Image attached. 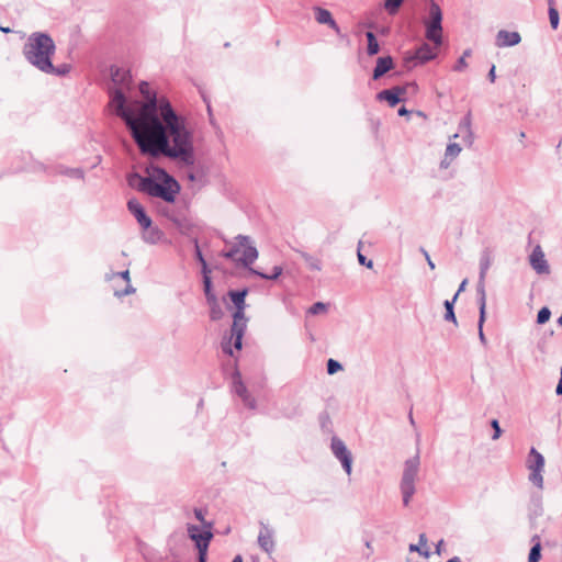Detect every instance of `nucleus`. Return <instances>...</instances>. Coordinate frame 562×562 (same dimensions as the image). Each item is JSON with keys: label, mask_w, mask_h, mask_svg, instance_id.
<instances>
[{"label": "nucleus", "mask_w": 562, "mask_h": 562, "mask_svg": "<svg viewBox=\"0 0 562 562\" xmlns=\"http://www.w3.org/2000/svg\"><path fill=\"white\" fill-rule=\"evenodd\" d=\"M139 92L144 101L127 105L119 89L112 95L110 106L124 120L140 153L151 157L162 155L186 166L194 165V135L187 120L173 110L167 98H158L148 82L139 83Z\"/></svg>", "instance_id": "1"}, {"label": "nucleus", "mask_w": 562, "mask_h": 562, "mask_svg": "<svg viewBox=\"0 0 562 562\" xmlns=\"http://www.w3.org/2000/svg\"><path fill=\"white\" fill-rule=\"evenodd\" d=\"M26 60L43 72H55L50 57L55 53V43L46 33H33L23 49Z\"/></svg>", "instance_id": "2"}, {"label": "nucleus", "mask_w": 562, "mask_h": 562, "mask_svg": "<svg viewBox=\"0 0 562 562\" xmlns=\"http://www.w3.org/2000/svg\"><path fill=\"white\" fill-rule=\"evenodd\" d=\"M165 180L162 183L156 180L145 177H139V183L137 189L142 192L147 193L150 196L160 198L166 202H175L176 195L180 190L178 182L171 178L166 171L161 170Z\"/></svg>", "instance_id": "3"}, {"label": "nucleus", "mask_w": 562, "mask_h": 562, "mask_svg": "<svg viewBox=\"0 0 562 562\" xmlns=\"http://www.w3.org/2000/svg\"><path fill=\"white\" fill-rule=\"evenodd\" d=\"M420 457L417 451L415 456L405 460L400 481L402 502L405 507L409 506L416 493V483L419 480Z\"/></svg>", "instance_id": "4"}, {"label": "nucleus", "mask_w": 562, "mask_h": 562, "mask_svg": "<svg viewBox=\"0 0 562 562\" xmlns=\"http://www.w3.org/2000/svg\"><path fill=\"white\" fill-rule=\"evenodd\" d=\"M258 250L248 236L238 235L231 248L222 251L221 256L232 259L244 267H250L258 258Z\"/></svg>", "instance_id": "5"}, {"label": "nucleus", "mask_w": 562, "mask_h": 562, "mask_svg": "<svg viewBox=\"0 0 562 562\" xmlns=\"http://www.w3.org/2000/svg\"><path fill=\"white\" fill-rule=\"evenodd\" d=\"M424 25L425 37L435 46H440L442 44V11L434 0L429 1Z\"/></svg>", "instance_id": "6"}, {"label": "nucleus", "mask_w": 562, "mask_h": 562, "mask_svg": "<svg viewBox=\"0 0 562 562\" xmlns=\"http://www.w3.org/2000/svg\"><path fill=\"white\" fill-rule=\"evenodd\" d=\"M544 457L536 449L531 448L527 458V469L529 470V481L539 490L543 488Z\"/></svg>", "instance_id": "7"}, {"label": "nucleus", "mask_w": 562, "mask_h": 562, "mask_svg": "<svg viewBox=\"0 0 562 562\" xmlns=\"http://www.w3.org/2000/svg\"><path fill=\"white\" fill-rule=\"evenodd\" d=\"M330 449L335 458L340 461L345 472L350 475L352 471V454L345 442L338 437H333Z\"/></svg>", "instance_id": "8"}, {"label": "nucleus", "mask_w": 562, "mask_h": 562, "mask_svg": "<svg viewBox=\"0 0 562 562\" xmlns=\"http://www.w3.org/2000/svg\"><path fill=\"white\" fill-rule=\"evenodd\" d=\"M211 529L212 524H207V528H205V530H201L195 525H188V535L190 539L195 542L199 553L206 554L209 543L213 537Z\"/></svg>", "instance_id": "9"}, {"label": "nucleus", "mask_w": 562, "mask_h": 562, "mask_svg": "<svg viewBox=\"0 0 562 562\" xmlns=\"http://www.w3.org/2000/svg\"><path fill=\"white\" fill-rule=\"evenodd\" d=\"M437 47L435 45L431 47L428 43H424L412 55H407L405 61L408 66L415 67L432 60L437 56Z\"/></svg>", "instance_id": "10"}, {"label": "nucleus", "mask_w": 562, "mask_h": 562, "mask_svg": "<svg viewBox=\"0 0 562 562\" xmlns=\"http://www.w3.org/2000/svg\"><path fill=\"white\" fill-rule=\"evenodd\" d=\"M111 79L113 83V88L110 89V97L114 94V92L119 89L123 91L125 94V90L130 88L131 85V74L128 70L120 67L111 68Z\"/></svg>", "instance_id": "11"}, {"label": "nucleus", "mask_w": 562, "mask_h": 562, "mask_svg": "<svg viewBox=\"0 0 562 562\" xmlns=\"http://www.w3.org/2000/svg\"><path fill=\"white\" fill-rule=\"evenodd\" d=\"M529 263L538 274H549L550 266L542 248L537 245L529 255Z\"/></svg>", "instance_id": "12"}, {"label": "nucleus", "mask_w": 562, "mask_h": 562, "mask_svg": "<svg viewBox=\"0 0 562 562\" xmlns=\"http://www.w3.org/2000/svg\"><path fill=\"white\" fill-rule=\"evenodd\" d=\"M233 390L235 394L241 398L246 407L249 409H255L257 407L256 400L248 393L238 372L233 376Z\"/></svg>", "instance_id": "13"}, {"label": "nucleus", "mask_w": 562, "mask_h": 562, "mask_svg": "<svg viewBox=\"0 0 562 562\" xmlns=\"http://www.w3.org/2000/svg\"><path fill=\"white\" fill-rule=\"evenodd\" d=\"M127 209L134 215L142 228H148L153 224L150 217L146 214L144 207L137 200L131 199L127 202Z\"/></svg>", "instance_id": "14"}, {"label": "nucleus", "mask_w": 562, "mask_h": 562, "mask_svg": "<svg viewBox=\"0 0 562 562\" xmlns=\"http://www.w3.org/2000/svg\"><path fill=\"white\" fill-rule=\"evenodd\" d=\"M273 530L265 524H261V528L258 535V544L267 553H271L274 550Z\"/></svg>", "instance_id": "15"}, {"label": "nucleus", "mask_w": 562, "mask_h": 562, "mask_svg": "<svg viewBox=\"0 0 562 562\" xmlns=\"http://www.w3.org/2000/svg\"><path fill=\"white\" fill-rule=\"evenodd\" d=\"M521 42V36L518 32H509L501 30L496 34V46L497 47H512L516 46Z\"/></svg>", "instance_id": "16"}, {"label": "nucleus", "mask_w": 562, "mask_h": 562, "mask_svg": "<svg viewBox=\"0 0 562 562\" xmlns=\"http://www.w3.org/2000/svg\"><path fill=\"white\" fill-rule=\"evenodd\" d=\"M115 278H121V279H123L126 282V286L122 291L114 290V295L115 296L122 297V296L135 293L136 290L131 284V278H130V271L128 270L121 271V272H112V273H109V274L105 276V279L108 281H112Z\"/></svg>", "instance_id": "17"}, {"label": "nucleus", "mask_w": 562, "mask_h": 562, "mask_svg": "<svg viewBox=\"0 0 562 562\" xmlns=\"http://www.w3.org/2000/svg\"><path fill=\"white\" fill-rule=\"evenodd\" d=\"M314 15L317 23L328 25L336 34H340V27L327 9L315 7Z\"/></svg>", "instance_id": "18"}, {"label": "nucleus", "mask_w": 562, "mask_h": 562, "mask_svg": "<svg viewBox=\"0 0 562 562\" xmlns=\"http://www.w3.org/2000/svg\"><path fill=\"white\" fill-rule=\"evenodd\" d=\"M404 93V89L401 87H394L391 89L382 90L376 94L378 100L386 101L390 106H395L402 101L401 94Z\"/></svg>", "instance_id": "19"}, {"label": "nucleus", "mask_w": 562, "mask_h": 562, "mask_svg": "<svg viewBox=\"0 0 562 562\" xmlns=\"http://www.w3.org/2000/svg\"><path fill=\"white\" fill-rule=\"evenodd\" d=\"M462 148L459 144L450 142L445 150L442 160L440 161V168L447 169L452 161L460 155Z\"/></svg>", "instance_id": "20"}, {"label": "nucleus", "mask_w": 562, "mask_h": 562, "mask_svg": "<svg viewBox=\"0 0 562 562\" xmlns=\"http://www.w3.org/2000/svg\"><path fill=\"white\" fill-rule=\"evenodd\" d=\"M394 66L393 58L391 56L379 57L376 60V65L373 69L372 77L374 80H378L387 71H390Z\"/></svg>", "instance_id": "21"}, {"label": "nucleus", "mask_w": 562, "mask_h": 562, "mask_svg": "<svg viewBox=\"0 0 562 562\" xmlns=\"http://www.w3.org/2000/svg\"><path fill=\"white\" fill-rule=\"evenodd\" d=\"M247 326V321H233L232 338H234V347L239 350L241 348V339Z\"/></svg>", "instance_id": "22"}, {"label": "nucleus", "mask_w": 562, "mask_h": 562, "mask_svg": "<svg viewBox=\"0 0 562 562\" xmlns=\"http://www.w3.org/2000/svg\"><path fill=\"white\" fill-rule=\"evenodd\" d=\"M162 235L158 227L150 225L148 228H143L142 238L145 243L155 245L161 240Z\"/></svg>", "instance_id": "23"}, {"label": "nucleus", "mask_w": 562, "mask_h": 562, "mask_svg": "<svg viewBox=\"0 0 562 562\" xmlns=\"http://www.w3.org/2000/svg\"><path fill=\"white\" fill-rule=\"evenodd\" d=\"M408 550L411 552H417L425 559H428L430 557V551L427 548V537L425 533L419 535V542L418 544L411 543L408 547Z\"/></svg>", "instance_id": "24"}, {"label": "nucleus", "mask_w": 562, "mask_h": 562, "mask_svg": "<svg viewBox=\"0 0 562 562\" xmlns=\"http://www.w3.org/2000/svg\"><path fill=\"white\" fill-rule=\"evenodd\" d=\"M301 258L306 263L307 268L312 271H321L322 270V260L306 251L299 250L297 251Z\"/></svg>", "instance_id": "25"}, {"label": "nucleus", "mask_w": 562, "mask_h": 562, "mask_svg": "<svg viewBox=\"0 0 562 562\" xmlns=\"http://www.w3.org/2000/svg\"><path fill=\"white\" fill-rule=\"evenodd\" d=\"M232 302L238 310H245V297L247 295V290L244 289L241 291H231L228 293Z\"/></svg>", "instance_id": "26"}, {"label": "nucleus", "mask_w": 562, "mask_h": 562, "mask_svg": "<svg viewBox=\"0 0 562 562\" xmlns=\"http://www.w3.org/2000/svg\"><path fill=\"white\" fill-rule=\"evenodd\" d=\"M366 37H367V41H368V46H367V53L369 56H374L379 53L380 50V45L378 43V40L374 35V33L372 32H367L366 33Z\"/></svg>", "instance_id": "27"}, {"label": "nucleus", "mask_w": 562, "mask_h": 562, "mask_svg": "<svg viewBox=\"0 0 562 562\" xmlns=\"http://www.w3.org/2000/svg\"><path fill=\"white\" fill-rule=\"evenodd\" d=\"M457 299H458V293H456L451 300H446L445 301V307H446L445 319L449 321V322H452L456 325L458 323H457L456 314H454V311H453V305H454Z\"/></svg>", "instance_id": "28"}, {"label": "nucleus", "mask_w": 562, "mask_h": 562, "mask_svg": "<svg viewBox=\"0 0 562 562\" xmlns=\"http://www.w3.org/2000/svg\"><path fill=\"white\" fill-rule=\"evenodd\" d=\"M492 265V255L488 250H484L480 258V276L486 277V273Z\"/></svg>", "instance_id": "29"}, {"label": "nucleus", "mask_w": 562, "mask_h": 562, "mask_svg": "<svg viewBox=\"0 0 562 562\" xmlns=\"http://www.w3.org/2000/svg\"><path fill=\"white\" fill-rule=\"evenodd\" d=\"M58 172L74 179H85V171L81 168L60 167Z\"/></svg>", "instance_id": "30"}, {"label": "nucleus", "mask_w": 562, "mask_h": 562, "mask_svg": "<svg viewBox=\"0 0 562 562\" xmlns=\"http://www.w3.org/2000/svg\"><path fill=\"white\" fill-rule=\"evenodd\" d=\"M250 273L252 274H256L262 279H266V280H276L278 279L281 274H282V268L280 266H274L273 269H272V273L270 274H267V273H263V272H260L254 268H250L249 269Z\"/></svg>", "instance_id": "31"}, {"label": "nucleus", "mask_w": 562, "mask_h": 562, "mask_svg": "<svg viewBox=\"0 0 562 562\" xmlns=\"http://www.w3.org/2000/svg\"><path fill=\"white\" fill-rule=\"evenodd\" d=\"M210 307H211V311H210V317L212 321H218L223 317L224 315V312L220 305V303L217 302V299H214V301H209L207 302Z\"/></svg>", "instance_id": "32"}, {"label": "nucleus", "mask_w": 562, "mask_h": 562, "mask_svg": "<svg viewBox=\"0 0 562 562\" xmlns=\"http://www.w3.org/2000/svg\"><path fill=\"white\" fill-rule=\"evenodd\" d=\"M536 541V543L532 546V548L530 549V552H529V557H528V561L529 562H539L540 560V552H541V544H540V540H539V537L538 536H535L532 538V541Z\"/></svg>", "instance_id": "33"}, {"label": "nucleus", "mask_w": 562, "mask_h": 562, "mask_svg": "<svg viewBox=\"0 0 562 562\" xmlns=\"http://www.w3.org/2000/svg\"><path fill=\"white\" fill-rule=\"evenodd\" d=\"M549 2V20H550V24L552 26V29H558L559 26V12L558 10L553 7V0H548Z\"/></svg>", "instance_id": "34"}, {"label": "nucleus", "mask_w": 562, "mask_h": 562, "mask_svg": "<svg viewBox=\"0 0 562 562\" xmlns=\"http://www.w3.org/2000/svg\"><path fill=\"white\" fill-rule=\"evenodd\" d=\"M203 285H204V293L206 296V301H214L216 299L215 294L212 292V281L210 278V274H203Z\"/></svg>", "instance_id": "35"}, {"label": "nucleus", "mask_w": 562, "mask_h": 562, "mask_svg": "<svg viewBox=\"0 0 562 562\" xmlns=\"http://www.w3.org/2000/svg\"><path fill=\"white\" fill-rule=\"evenodd\" d=\"M477 303L480 308L479 319H481V325H484L486 318V294L477 295Z\"/></svg>", "instance_id": "36"}, {"label": "nucleus", "mask_w": 562, "mask_h": 562, "mask_svg": "<svg viewBox=\"0 0 562 562\" xmlns=\"http://www.w3.org/2000/svg\"><path fill=\"white\" fill-rule=\"evenodd\" d=\"M195 257H196V259L199 260V262L202 266V273L203 274H210L211 270L207 267V263H206V261H205V259H204V257H203V255H202V252L200 250V247H199V244H198L196 240H195Z\"/></svg>", "instance_id": "37"}, {"label": "nucleus", "mask_w": 562, "mask_h": 562, "mask_svg": "<svg viewBox=\"0 0 562 562\" xmlns=\"http://www.w3.org/2000/svg\"><path fill=\"white\" fill-rule=\"evenodd\" d=\"M402 2L403 0H385L384 8L390 14H394L400 9Z\"/></svg>", "instance_id": "38"}, {"label": "nucleus", "mask_w": 562, "mask_h": 562, "mask_svg": "<svg viewBox=\"0 0 562 562\" xmlns=\"http://www.w3.org/2000/svg\"><path fill=\"white\" fill-rule=\"evenodd\" d=\"M551 312L548 307H542L537 315V323L544 324L550 319Z\"/></svg>", "instance_id": "39"}, {"label": "nucleus", "mask_w": 562, "mask_h": 562, "mask_svg": "<svg viewBox=\"0 0 562 562\" xmlns=\"http://www.w3.org/2000/svg\"><path fill=\"white\" fill-rule=\"evenodd\" d=\"M341 369H342V366L337 360L329 359L327 361V372H328V374L333 375V374L337 373L338 371H340Z\"/></svg>", "instance_id": "40"}, {"label": "nucleus", "mask_w": 562, "mask_h": 562, "mask_svg": "<svg viewBox=\"0 0 562 562\" xmlns=\"http://www.w3.org/2000/svg\"><path fill=\"white\" fill-rule=\"evenodd\" d=\"M361 241L359 243L358 248V261L360 265L366 266L367 268L371 269L373 267L372 260H368L360 251Z\"/></svg>", "instance_id": "41"}, {"label": "nucleus", "mask_w": 562, "mask_h": 562, "mask_svg": "<svg viewBox=\"0 0 562 562\" xmlns=\"http://www.w3.org/2000/svg\"><path fill=\"white\" fill-rule=\"evenodd\" d=\"M324 311H326V305L322 302L314 303L308 310V312L313 315L319 314Z\"/></svg>", "instance_id": "42"}, {"label": "nucleus", "mask_w": 562, "mask_h": 562, "mask_svg": "<svg viewBox=\"0 0 562 562\" xmlns=\"http://www.w3.org/2000/svg\"><path fill=\"white\" fill-rule=\"evenodd\" d=\"M491 426H492V428L494 429V434H493V436H492V439H493V440H497V439L501 437V435H502V429H501V427H499V423H498V420H497V419H493V420L491 422Z\"/></svg>", "instance_id": "43"}, {"label": "nucleus", "mask_w": 562, "mask_h": 562, "mask_svg": "<svg viewBox=\"0 0 562 562\" xmlns=\"http://www.w3.org/2000/svg\"><path fill=\"white\" fill-rule=\"evenodd\" d=\"M476 294L477 295L486 294V291H485V277L479 276V282H477V285H476Z\"/></svg>", "instance_id": "44"}, {"label": "nucleus", "mask_w": 562, "mask_h": 562, "mask_svg": "<svg viewBox=\"0 0 562 562\" xmlns=\"http://www.w3.org/2000/svg\"><path fill=\"white\" fill-rule=\"evenodd\" d=\"M468 67V64L464 59V56H461L458 60H457V64L454 65L453 67V70L454 71H462L464 70L465 68Z\"/></svg>", "instance_id": "45"}, {"label": "nucleus", "mask_w": 562, "mask_h": 562, "mask_svg": "<svg viewBox=\"0 0 562 562\" xmlns=\"http://www.w3.org/2000/svg\"><path fill=\"white\" fill-rule=\"evenodd\" d=\"M194 516L195 518L201 521V524L203 525L204 528H207V521H205L204 519V513L202 509H199V508H195L194 509Z\"/></svg>", "instance_id": "46"}, {"label": "nucleus", "mask_w": 562, "mask_h": 562, "mask_svg": "<svg viewBox=\"0 0 562 562\" xmlns=\"http://www.w3.org/2000/svg\"><path fill=\"white\" fill-rule=\"evenodd\" d=\"M420 251H422V252H423V255L425 256V259H426V261H427L428 267H429L431 270H434L436 266H435L434 261L431 260V258H430V256H429L428 251H427L426 249H424V248H422V249H420Z\"/></svg>", "instance_id": "47"}, {"label": "nucleus", "mask_w": 562, "mask_h": 562, "mask_svg": "<svg viewBox=\"0 0 562 562\" xmlns=\"http://www.w3.org/2000/svg\"><path fill=\"white\" fill-rule=\"evenodd\" d=\"M234 321H247L245 317L244 310L236 308V312L233 315Z\"/></svg>", "instance_id": "48"}, {"label": "nucleus", "mask_w": 562, "mask_h": 562, "mask_svg": "<svg viewBox=\"0 0 562 562\" xmlns=\"http://www.w3.org/2000/svg\"><path fill=\"white\" fill-rule=\"evenodd\" d=\"M477 327H479V339H480V341L483 345H485L486 344V338H485V335L483 333V325H481V319H479Z\"/></svg>", "instance_id": "49"}, {"label": "nucleus", "mask_w": 562, "mask_h": 562, "mask_svg": "<svg viewBox=\"0 0 562 562\" xmlns=\"http://www.w3.org/2000/svg\"><path fill=\"white\" fill-rule=\"evenodd\" d=\"M487 77L491 80V82L495 81L496 75H495V66L494 65L490 69Z\"/></svg>", "instance_id": "50"}, {"label": "nucleus", "mask_w": 562, "mask_h": 562, "mask_svg": "<svg viewBox=\"0 0 562 562\" xmlns=\"http://www.w3.org/2000/svg\"><path fill=\"white\" fill-rule=\"evenodd\" d=\"M445 542L443 540H439L438 543L436 544V553L437 554H441V550H442V547H443Z\"/></svg>", "instance_id": "51"}, {"label": "nucleus", "mask_w": 562, "mask_h": 562, "mask_svg": "<svg viewBox=\"0 0 562 562\" xmlns=\"http://www.w3.org/2000/svg\"><path fill=\"white\" fill-rule=\"evenodd\" d=\"M222 347H223V351H224L225 353H228V355H231V356L233 355V350H232V348H231V346H229V342H228V344H223V346H222Z\"/></svg>", "instance_id": "52"}, {"label": "nucleus", "mask_w": 562, "mask_h": 562, "mask_svg": "<svg viewBox=\"0 0 562 562\" xmlns=\"http://www.w3.org/2000/svg\"><path fill=\"white\" fill-rule=\"evenodd\" d=\"M67 71H68V67H67V66H64V67H63V68H60V69L55 68V72H54V74H56V75H64V74H66Z\"/></svg>", "instance_id": "53"}, {"label": "nucleus", "mask_w": 562, "mask_h": 562, "mask_svg": "<svg viewBox=\"0 0 562 562\" xmlns=\"http://www.w3.org/2000/svg\"><path fill=\"white\" fill-rule=\"evenodd\" d=\"M467 283H468V280H467V279H464V280L461 282V284H460V286H459V289H458V291H457L458 295H459L462 291H464Z\"/></svg>", "instance_id": "54"}, {"label": "nucleus", "mask_w": 562, "mask_h": 562, "mask_svg": "<svg viewBox=\"0 0 562 562\" xmlns=\"http://www.w3.org/2000/svg\"><path fill=\"white\" fill-rule=\"evenodd\" d=\"M397 113H398L400 116H404V115H407L409 112H408V110L406 108L403 106V108H401L398 110Z\"/></svg>", "instance_id": "55"}, {"label": "nucleus", "mask_w": 562, "mask_h": 562, "mask_svg": "<svg viewBox=\"0 0 562 562\" xmlns=\"http://www.w3.org/2000/svg\"><path fill=\"white\" fill-rule=\"evenodd\" d=\"M555 392L558 395H562V376L561 380L559 381Z\"/></svg>", "instance_id": "56"}, {"label": "nucleus", "mask_w": 562, "mask_h": 562, "mask_svg": "<svg viewBox=\"0 0 562 562\" xmlns=\"http://www.w3.org/2000/svg\"><path fill=\"white\" fill-rule=\"evenodd\" d=\"M206 554L199 553V562H205Z\"/></svg>", "instance_id": "57"}, {"label": "nucleus", "mask_w": 562, "mask_h": 562, "mask_svg": "<svg viewBox=\"0 0 562 562\" xmlns=\"http://www.w3.org/2000/svg\"><path fill=\"white\" fill-rule=\"evenodd\" d=\"M232 562H243V558L240 555H236Z\"/></svg>", "instance_id": "58"}, {"label": "nucleus", "mask_w": 562, "mask_h": 562, "mask_svg": "<svg viewBox=\"0 0 562 562\" xmlns=\"http://www.w3.org/2000/svg\"><path fill=\"white\" fill-rule=\"evenodd\" d=\"M471 55V50L467 49L463 52L462 56H464V59Z\"/></svg>", "instance_id": "59"}, {"label": "nucleus", "mask_w": 562, "mask_h": 562, "mask_svg": "<svg viewBox=\"0 0 562 562\" xmlns=\"http://www.w3.org/2000/svg\"><path fill=\"white\" fill-rule=\"evenodd\" d=\"M364 544H366V547H367L368 549L372 550L371 541H370V540H367Z\"/></svg>", "instance_id": "60"}, {"label": "nucleus", "mask_w": 562, "mask_h": 562, "mask_svg": "<svg viewBox=\"0 0 562 562\" xmlns=\"http://www.w3.org/2000/svg\"><path fill=\"white\" fill-rule=\"evenodd\" d=\"M0 30L4 33H9L10 32V29L9 27H0Z\"/></svg>", "instance_id": "61"}, {"label": "nucleus", "mask_w": 562, "mask_h": 562, "mask_svg": "<svg viewBox=\"0 0 562 562\" xmlns=\"http://www.w3.org/2000/svg\"><path fill=\"white\" fill-rule=\"evenodd\" d=\"M525 136H526V135H525V133H524V132H520V134H519V138H520V139H522V138H525Z\"/></svg>", "instance_id": "62"}]
</instances>
